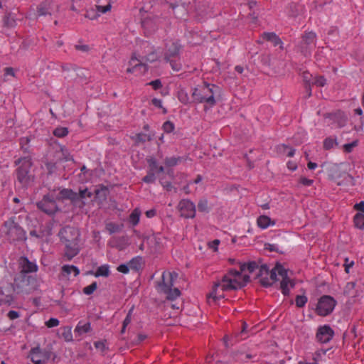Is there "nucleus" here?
Here are the masks:
<instances>
[{
  "label": "nucleus",
  "mask_w": 364,
  "mask_h": 364,
  "mask_svg": "<svg viewBox=\"0 0 364 364\" xmlns=\"http://www.w3.org/2000/svg\"><path fill=\"white\" fill-rule=\"evenodd\" d=\"M58 235L60 242L65 245V256L68 260H71L80 251L79 245L80 232L79 229L70 225H66L60 230Z\"/></svg>",
  "instance_id": "1"
},
{
  "label": "nucleus",
  "mask_w": 364,
  "mask_h": 364,
  "mask_svg": "<svg viewBox=\"0 0 364 364\" xmlns=\"http://www.w3.org/2000/svg\"><path fill=\"white\" fill-rule=\"evenodd\" d=\"M221 89L219 86L204 82L193 89V102L199 104L204 103V109L214 107L217 104L215 97L220 95Z\"/></svg>",
  "instance_id": "2"
},
{
  "label": "nucleus",
  "mask_w": 364,
  "mask_h": 364,
  "mask_svg": "<svg viewBox=\"0 0 364 364\" xmlns=\"http://www.w3.org/2000/svg\"><path fill=\"white\" fill-rule=\"evenodd\" d=\"M16 168L14 171L16 181L23 188L31 186L35 180V175L31 171L33 162L31 156H21L14 162Z\"/></svg>",
  "instance_id": "3"
},
{
  "label": "nucleus",
  "mask_w": 364,
  "mask_h": 364,
  "mask_svg": "<svg viewBox=\"0 0 364 364\" xmlns=\"http://www.w3.org/2000/svg\"><path fill=\"white\" fill-rule=\"evenodd\" d=\"M59 194L62 200H69L73 206L79 209H83L88 200L93 201V192L86 187H80L78 192L70 188H63Z\"/></svg>",
  "instance_id": "4"
},
{
  "label": "nucleus",
  "mask_w": 364,
  "mask_h": 364,
  "mask_svg": "<svg viewBox=\"0 0 364 364\" xmlns=\"http://www.w3.org/2000/svg\"><path fill=\"white\" fill-rule=\"evenodd\" d=\"M37 286V278L31 274L18 272L14 279L13 288L18 294H29Z\"/></svg>",
  "instance_id": "5"
},
{
  "label": "nucleus",
  "mask_w": 364,
  "mask_h": 364,
  "mask_svg": "<svg viewBox=\"0 0 364 364\" xmlns=\"http://www.w3.org/2000/svg\"><path fill=\"white\" fill-rule=\"evenodd\" d=\"M316 34L314 31H305L301 37V40L296 45L297 52L304 57H309L316 47Z\"/></svg>",
  "instance_id": "6"
},
{
  "label": "nucleus",
  "mask_w": 364,
  "mask_h": 364,
  "mask_svg": "<svg viewBox=\"0 0 364 364\" xmlns=\"http://www.w3.org/2000/svg\"><path fill=\"white\" fill-rule=\"evenodd\" d=\"M4 225L6 229V234L10 240L18 242L26 240V231L15 221V218H11L5 221Z\"/></svg>",
  "instance_id": "7"
},
{
  "label": "nucleus",
  "mask_w": 364,
  "mask_h": 364,
  "mask_svg": "<svg viewBox=\"0 0 364 364\" xmlns=\"http://www.w3.org/2000/svg\"><path fill=\"white\" fill-rule=\"evenodd\" d=\"M336 304L337 301L333 296L323 295L318 301L315 311L321 316H328L333 312Z\"/></svg>",
  "instance_id": "8"
},
{
  "label": "nucleus",
  "mask_w": 364,
  "mask_h": 364,
  "mask_svg": "<svg viewBox=\"0 0 364 364\" xmlns=\"http://www.w3.org/2000/svg\"><path fill=\"white\" fill-rule=\"evenodd\" d=\"M53 352L50 348H41L37 346L31 349L28 357L33 364H46L51 358Z\"/></svg>",
  "instance_id": "9"
},
{
  "label": "nucleus",
  "mask_w": 364,
  "mask_h": 364,
  "mask_svg": "<svg viewBox=\"0 0 364 364\" xmlns=\"http://www.w3.org/2000/svg\"><path fill=\"white\" fill-rule=\"evenodd\" d=\"M36 205L38 209L48 215H53L58 210L54 197L49 194L45 195Z\"/></svg>",
  "instance_id": "10"
},
{
  "label": "nucleus",
  "mask_w": 364,
  "mask_h": 364,
  "mask_svg": "<svg viewBox=\"0 0 364 364\" xmlns=\"http://www.w3.org/2000/svg\"><path fill=\"white\" fill-rule=\"evenodd\" d=\"M182 46L179 41H170L165 43L164 60L168 62L170 58H177L180 56Z\"/></svg>",
  "instance_id": "11"
},
{
  "label": "nucleus",
  "mask_w": 364,
  "mask_h": 364,
  "mask_svg": "<svg viewBox=\"0 0 364 364\" xmlns=\"http://www.w3.org/2000/svg\"><path fill=\"white\" fill-rule=\"evenodd\" d=\"M181 216L185 218H193L196 216V205L189 199H182L178 205Z\"/></svg>",
  "instance_id": "12"
},
{
  "label": "nucleus",
  "mask_w": 364,
  "mask_h": 364,
  "mask_svg": "<svg viewBox=\"0 0 364 364\" xmlns=\"http://www.w3.org/2000/svg\"><path fill=\"white\" fill-rule=\"evenodd\" d=\"M19 272L32 274L38 270V266L35 261H31L26 256H21L18 259Z\"/></svg>",
  "instance_id": "13"
},
{
  "label": "nucleus",
  "mask_w": 364,
  "mask_h": 364,
  "mask_svg": "<svg viewBox=\"0 0 364 364\" xmlns=\"http://www.w3.org/2000/svg\"><path fill=\"white\" fill-rule=\"evenodd\" d=\"M334 331L329 325L319 326L317 329L316 338L321 343H327L332 340Z\"/></svg>",
  "instance_id": "14"
},
{
  "label": "nucleus",
  "mask_w": 364,
  "mask_h": 364,
  "mask_svg": "<svg viewBox=\"0 0 364 364\" xmlns=\"http://www.w3.org/2000/svg\"><path fill=\"white\" fill-rule=\"evenodd\" d=\"M269 273V267L264 264L259 267V272L256 275L257 278H259V283L264 287H269L272 285V282H270L268 278Z\"/></svg>",
  "instance_id": "15"
},
{
  "label": "nucleus",
  "mask_w": 364,
  "mask_h": 364,
  "mask_svg": "<svg viewBox=\"0 0 364 364\" xmlns=\"http://www.w3.org/2000/svg\"><path fill=\"white\" fill-rule=\"evenodd\" d=\"M193 7L196 14L201 18L208 14L209 9L207 0H195L193 1Z\"/></svg>",
  "instance_id": "16"
},
{
  "label": "nucleus",
  "mask_w": 364,
  "mask_h": 364,
  "mask_svg": "<svg viewBox=\"0 0 364 364\" xmlns=\"http://www.w3.org/2000/svg\"><path fill=\"white\" fill-rule=\"evenodd\" d=\"M93 192L92 198L93 200H100V203L107 200V196L109 194V190L107 186L104 185H100L99 188L95 189Z\"/></svg>",
  "instance_id": "17"
},
{
  "label": "nucleus",
  "mask_w": 364,
  "mask_h": 364,
  "mask_svg": "<svg viewBox=\"0 0 364 364\" xmlns=\"http://www.w3.org/2000/svg\"><path fill=\"white\" fill-rule=\"evenodd\" d=\"M261 37L263 40L270 41L272 43L274 46H279V48L282 50L283 48V43L281 40V38L274 32H264Z\"/></svg>",
  "instance_id": "18"
},
{
  "label": "nucleus",
  "mask_w": 364,
  "mask_h": 364,
  "mask_svg": "<svg viewBox=\"0 0 364 364\" xmlns=\"http://www.w3.org/2000/svg\"><path fill=\"white\" fill-rule=\"evenodd\" d=\"M217 282H220V287L223 292L230 290H233L232 288L228 287V286H233L235 287L236 279H232L230 277L228 274L223 275L220 281H218Z\"/></svg>",
  "instance_id": "19"
},
{
  "label": "nucleus",
  "mask_w": 364,
  "mask_h": 364,
  "mask_svg": "<svg viewBox=\"0 0 364 364\" xmlns=\"http://www.w3.org/2000/svg\"><path fill=\"white\" fill-rule=\"evenodd\" d=\"M164 273L162 274L161 281L158 283V290L166 294L168 291H170V289L173 286V274L170 273V280L168 282H165Z\"/></svg>",
  "instance_id": "20"
},
{
  "label": "nucleus",
  "mask_w": 364,
  "mask_h": 364,
  "mask_svg": "<svg viewBox=\"0 0 364 364\" xmlns=\"http://www.w3.org/2000/svg\"><path fill=\"white\" fill-rule=\"evenodd\" d=\"M3 26L7 28H13L16 26L15 15L11 12L6 13L3 16Z\"/></svg>",
  "instance_id": "21"
},
{
  "label": "nucleus",
  "mask_w": 364,
  "mask_h": 364,
  "mask_svg": "<svg viewBox=\"0 0 364 364\" xmlns=\"http://www.w3.org/2000/svg\"><path fill=\"white\" fill-rule=\"evenodd\" d=\"M51 11L50 1L48 0L41 2L37 8V12L39 16L50 15Z\"/></svg>",
  "instance_id": "22"
},
{
  "label": "nucleus",
  "mask_w": 364,
  "mask_h": 364,
  "mask_svg": "<svg viewBox=\"0 0 364 364\" xmlns=\"http://www.w3.org/2000/svg\"><path fill=\"white\" fill-rule=\"evenodd\" d=\"M71 273L77 277L80 274V269L75 265L65 264L62 267L61 274L63 277H68Z\"/></svg>",
  "instance_id": "23"
},
{
  "label": "nucleus",
  "mask_w": 364,
  "mask_h": 364,
  "mask_svg": "<svg viewBox=\"0 0 364 364\" xmlns=\"http://www.w3.org/2000/svg\"><path fill=\"white\" fill-rule=\"evenodd\" d=\"M257 223L260 228L266 229L270 225H274L275 224V222L272 221L269 216L260 215L257 218Z\"/></svg>",
  "instance_id": "24"
},
{
  "label": "nucleus",
  "mask_w": 364,
  "mask_h": 364,
  "mask_svg": "<svg viewBox=\"0 0 364 364\" xmlns=\"http://www.w3.org/2000/svg\"><path fill=\"white\" fill-rule=\"evenodd\" d=\"M91 330V324L90 322L83 323L82 321H80L75 328V333L80 336L82 333L90 332Z\"/></svg>",
  "instance_id": "25"
},
{
  "label": "nucleus",
  "mask_w": 364,
  "mask_h": 364,
  "mask_svg": "<svg viewBox=\"0 0 364 364\" xmlns=\"http://www.w3.org/2000/svg\"><path fill=\"white\" fill-rule=\"evenodd\" d=\"M142 257L139 256L134 257L129 262L130 269L135 272L141 270L142 269Z\"/></svg>",
  "instance_id": "26"
},
{
  "label": "nucleus",
  "mask_w": 364,
  "mask_h": 364,
  "mask_svg": "<svg viewBox=\"0 0 364 364\" xmlns=\"http://www.w3.org/2000/svg\"><path fill=\"white\" fill-rule=\"evenodd\" d=\"M289 284L292 288L294 287V283L290 279V278H284V279H282L280 282V289L284 296L289 295L290 291L288 288V285Z\"/></svg>",
  "instance_id": "27"
},
{
  "label": "nucleus",
  "mask_w": 364,
  "mask_h": 364,
  "mask_svg": "<svg viewBox=\"0 0 364 364\" xmlns=\"http://www.w3.org/2000/svg\"><path fill=\"white\" fill-rule=\"evenodd\" d=\"M89 274H93L92 271L89 272ZM109 265L104 264L100 267H99L96 272L94 273L95 277H107L109 275Z\"/></svg>",
  "instance_id": "28"
},
{
  "label": "nucleus",
  "mask_w": 364,
  "mask_h": 364,
  "mask_svg": "<svg viewBox=\"0 0 364 364\" xmlns=\"http://www.w3.org/2000/svg\"><path fill=\"white\" fill-rule=\"evenodd\" d=\"M220 286V282H215L211 292L208 294V298H212L215 301L223 299L224 294L218 295V289Z\"/></svg>",
  "instance_id": "29"
},
{
  "label": "nucleus",
  "mask_w": 364,
  "mask_h": 364,
  "mask_svg": "<svg viewBox=\"0 0 364 364\" xmlns=\"http://www.w3.org/2000/svg\"><path fill=\"white\" fill-rule=\"evenodd\" d=\"M140 67L143 68V70L141 72V74H144V73H146L149 70V66L146 63H142L141 60H139V63L135 64L132 68H128L127 69V73H135L137 71V68H140Z\"/></svg>",
  "instance_id": "30"
},
{
  "label": "nucleus",
  "mask_w": 364,
  "mask_h": 364,
  "mask_svg": "<svg viewBox=\"0 0 364 364\" xmlns=\"http://www.w3.org/2000/svg\"><path fill=\"white\" fill-rule=\"evenodd\" d=\"M141 215V210L139 208H135L129 215V222L133 226H136L139 222Z\"/></svg>",
  "instance_id": "31"
},
{
  "label": "nucleus",
  "mask_w": 364,
  "mask_h": 364,
  "mask_svg": "<svg viewBox=\"0 0 364 364\" xmlns=\"http://www.w3.org/2000/svg\"><path fill=\"white\" fill-rule=\"evenodd\" d=\"M198 210L201 213H209L210 207L208 205V201L206 198H203L199 200L198 203Z\"/></svg>",
  "instance_id": "32"
},
{
  "label": "nucleus",
  "mask_w": 364,
  "mask_h": 364,
  "mask_svg": "<svg viewBox=\"0 0 364 364\" xmlns=\"http://www.w3.org/2000/svg\"><path fill=\"white\" fill-rule=\"evenodd\" d=\"M355 227L359 229H364V214L357 213L353 218Z\"/></svg>",
  "instance_id": "33"
},
{
  "label": "nucleus",
  "mask_w": 364,
  "mask_h": 364,
  "mask_svg": "<svg viewBox=\"0 0 364 364\" xmlns=\"http://www.w3.org/2000/svg\"><path fill=\"white\" fill-rule=\"evenodd\" d=\"M250 281V277L247 274H245L243 277H242V281L241 282H239L236 279V282H235V287H233V286H228V287H230V288H232V289L234 290H237V289H242V287H244L245 286H246V284Z\"/></svg>",
  "instance_id": "34"
},
{
  "label": "nucleus",
  "mask_w": 364,
  "mask_h": 364,
  "mask_svg": "<svg viewBox=\"0 0 364 364\" xmlns=\"http://www.w3.org/2000/svg\"><path fill=\"white\" fill-rule=\"evenodd\" d=\"M338 142L336 140V137H327L323 140V146L325 150H330L332 149L334 146H337Z\"/></svg>",
  "instance_id": "35"
},
{
  "label": "nucleus",
  "mask_w": 364,
  "mask_h": 364,
  "mask_svg": "<svg viewBox=\"0 0 364 364\" xmlns=\"http://www.w3.org/2000/svg\"><path fill=\"white\" fill-rule=\"evenodd\" d=\"M133 139L135 140L136 143H144L146 141H150L152 140V137L150 134L146 133H138L135 135Z\"/></svg>",
  "instance_id": "36"
},
{
  "label": "nucleus",
  "mask_w": 364,
  "mask_h": 364,
  "mask_svg": "<svg viewBox=\"0 0 364 364\" xmlns=\"http://www.w3.org/2000/svg\"><path fill=\"white\" fill-rule=\"evenodd\" d=\"M183 160V157H166L164 160V164L168 167H173L176 166L179 162H181Z\"/></svg>",
  "instance_id": "37"
},
{
  "label": "nucleus",
  "mask_w": 364,
  "mask_h": 364,
  "mask_svg": "<svg viewBox=\"0 0 364 364\" xmlns=\"http://www.w3.org/2000/svg\"><path fill=\"white\" fill-rule=\"evenodd\" d=\"M177 97L178 100L183 105H188L190 103V98L188 92L184 89H180L178 91Z\"/></svg>",
  "instance_id": "38"
},
{
  "label": "nucleus",
  "mask_w": 364,
  "mask_h": 364,
  "mask_svg": "<svg viewBox=\"0 0 364 364\" xmlns=\"http://www.w3.org/2000/svg\"><path fill=\"white\" fill-rule=\"evenodd\" d=\"M53 133L54 136L62 138L67 136L69 133V131L67 127H58L53 130Z\"/></svg>",
  "instance_id": "39"
},
{
  "label": "nucleus",
  "mask_w": 364,
  "mask_h": 364,
  "mask_svg": "<svg viewBox=\"0 0 364 364\" xmlns=\"http://www.w3.org/2000/svg\"><path fill=\"white\" fill-rule=\"evenodd\" d=\"M146 161L149 165V171H148L155 173V171H156V169L159 166L156 159L154 157L150 156V157L146 158Z\"/></svg>",
  "instance_id": "40"
},
{
  "label": "nucleus",
  "mask_w": 364,
  "mask_h": 364,
  "mask_svg": "<svg viewBox=\"0 0 364 364\" xmlns=\"http://www.w3.org/2000/svg\"><path fill=\"white\" fill-rule=\"evenodd\" d=\"M178 58H179V57ZM167 63H169L171 68L174 71L178 72L182 69V64L180 62L179 59L177 60L176 58H170V60H168Z\"/></svg>",
  "instance_id": "41"
},
{
  "label": "nucleus",
  "mask_w": 364,
  "mask_h": 364,
  "mask_svg": "<svg viewBox=\"0 0 364 364\" xmlns=\"http://www.w3.org/2000/svg\"><path fill=\"white\" fill-rule=\"evenodd\" d=\"M308 301V298L306 295H297L295 299L296 306L299 308L304 307Z\"/></svg>",
  "instance_id": "42"
},
{
  "label": "nucleus",
  "mask_w": 364,
  "mask_h": 364,
  "mask_svg": "<svg viewBox=\"0 0 364 364\" xmlns=\"http://www.w3.org/2000/svg\"><path fill=\"white\" fill-rule=\"evenodd\" d=\"M181 294V291L180 290L178 289V288H175L173 289H172L171 288L170 289V291H168L166 293V299L168 300H174L176 299L177 297H178Z\"/></svg>",
  "instance_id": "43"
},
{
  "label": "nucleus",
  "mask_w": 364,
  "mask_h": 364,
  "mask_svg": "<svg viewBox=\"0 0 364 364\" xmlns=\"http://www.w3.org/2000/svg\"><path fill=\"white\" fill-rule=\"evenodd\" d=\"M29 142L30 139L28 137H22L20 139L21 149L24 153H29Z\"/></svg>",
  "instance_id": "44"
},
{
  "label": "nucleus",
  "mask_w": 364,
  "mask_h": 364,
  "mask_svg": "<svg viewBox=\"0 0 364 364\" xmlns=\"http://www.w3.org/2000/svg\"><path fill=\"white\" fill-rule=\"evenodd\" d=\"M97 289V282H93L91 284L83 288L82 291L86 295H91Z\"/></svg>",
  "instance_id": "45"
},
{
  "label": "nucleus",
  "mask_w": 364,
  "mask_h": 364,
  "mask_svg": "<svg viewBox=\"0 0 364 364\" xmlns=\"http://www.w3.org/2000/svg\"><path fill=\"white\" fill-rule=\"evenodd\" d=\"M276 269L277 271L278 275L282 277V279H284V278H289L288 277L287 270L281 264L277 263L276 264Z\"/></svg>",
  "instance_id": "46"
},
{
  "label": "nucleus",
  "mask_w": 364,
  "mask_h": 364,
  "mask_svg": "<svg viewBox=\"0 0 364 364\" xmlns=\"http://www.w3.org/2000/svg\"><path fill=\"white\" fill-rule=\"evenodd\" d=\"M47 173L51 175L57 171V164L53 161H48L45 164Z\"/></svg>",
  "instance_id": "47"
},
{
  "label": "nucleus",
  "mask_w": 364,
  "mask_h": 364,
  "mask_svg": "<svg viewBox=\"0 0 364 364\" xmlns=\"http://www.w3.org/2000/svg\"><path fill=\"white\" fill-rule=\"evenodd\" d=\"M106 229L110 234H113L121 230V227L114 223H109L106 225Z\"/></svg>",
  "instance_id": "48"
},
{
  "label": "nucleus",
  "mask_w": 364,
  "mask_h": 364,
  "mask_svg": "<svg viewBox=\"0 0 364 364\" xmlns=\"http://www.w3.org/2000/svg\"><path fill=\"white\" fill-rule=\"evenodd\" d=\"M62 337L65 339V341H73V335L70 327L66 326L63 328L62 332Z\"/></svg>",
  "instance_id": "49"
},
{
  "label": "nucleus",
  "mask_w": 364,
  "mask_h": 364,
  "mask_svg": "<svg viewBox=\"0 0 364 364\" xmlns=\"http://www.w3.org/2000/svg\"><path fill=\"white\" fill-rule=\"evenodd\" d=\"M158 59V55L156 52V50L151 51L147 55L142 57V60L149 62V63H154Z\"/></svg>",
  "instance_id": "50"
},
{
  "label": "nucleus",
  "mask_w": 364,
  "mask_h": 364,
  "mask_svg": "<svg viewBox=\"0 0 364 364\" xmlns=\"http://www.w3.org/2000/svg\"><path fill=\"white\" fill-rule=\"evenodd\" d=\"M85 16V18H87L90 20H95V19H97L100 16V14L97 11V9H90L87 11Z\"/></svg>",
  "instance_id": "51"
},
{
  "label": "nucleus",
  "mask_w": 364,
  "mask_h": 364,
  "mask_svg": "<svg viewBox=\"0 0 364 364\" xmlns=\"http://www.w3.org/2000/svg\"><path fill=\"white\" fill-rule=\"evenodd\" d=\"M264 249L267 250L270 252H276L280 255L284 254V252L279 250L277 245L274 244H270V243H265L264 244Z\"/></svg>",
  "instance_id": "52"
},
{
  "label": "nucleus",
  "mask_w": 364,
  "mask_h": 364,
  "mask_svg": "<svg viewBox=\"0 0 364 364\" xmlns=\"http://www.w3.org/2000/svg\"><path fill=\"white\" fill-rule=\"evenodd\" d=\"M163 130L166 133H171L175 129L174 124L171 121H166L163 124Z\"/></svg>",
  "instance_id": "53"
},
{
  "label": "nucleus",
  "mask_w": 364,
  "mask_h": 364,
  "mask_svg": "<svg viewBox=\"0 0 364 364\" xmlns=\"http://www.w3.org/2000/svg\"><path fill=\"white\" fill-rule=\"evenodd\" d=\"M156 179L155 173L148 171L147 174L142 178V181L146 183H153Z\"/></svg>",
  "instance_id": "54"
},
{
  "label": "nucleus",
  "mask_w": 364,
  "mask_h": 364,
  "mask_svg": "<svg viewBox=\"0 0 364 364\" xmlns=\"http://www.w3.org/2000/svg\"><path fill=\"white\" fill-rule=\"evenodd\" d=\"M260 62L263 65L270 66L271 57L269 53H263L259 56Z\"/></svg>",
  "instance_id": "55"
},
{
  "label": "nucleus",
  "mask_w": 364,
  "mask_h": 364,
  "mask_svg": "<svg viewBox=\"0 0 364 364\" xmlns=\"http://www.w3.org/2000/svg\"><path fill=\"white\" fill-rule=\"evenodd\" d=\"M282 148H283V153L285 154L287 156H289V157L294 156L295 151H296L295 149L291 148L285 144L282 145Z\"/></svg>",
  "instance_id": "56"
},
{
  "label": "nucleus",
  "mask_w": 364,
  "mask_h": 364,
  "mask_svg": "<svg viewBox=\"0 0 364 364\" xmlns=\"http://www.w3.org/2000/svg\"><path fill=\"white\" fill-rule=\"evenodd\" d=\"M105 343L106 340L98 341L94 343V346L96 348L100 349L102 352H105L108 349V348L106 346Z\"/></svg>",
  "instance_id": "57"
},
{
  "label": "nucleus",
  "mask_w": 364,
  "mask_h": 364,
  "mask_svg": "<svg viewBox=\"0 0 364 364\" xmlns=\"http://www.w3.org/2000/svg\"><path fill=\"white\" fill-rule=\"evenodd\" d=\"M358 145V141H353L351 143L346 144L343 145V149L346 153H350L353 149Z\"/></svg>",
  "instance_id": "58"
},
{
  "label": "nucleus",
  "mask_w": 364,
  "mask_h": 364,
  "mask_svg": "<svg viewBox=\"0 0 364 364\" xmlns=\"http://www.w3.org/2000/svg\"><path fill=\"white\" fill-rule=\"evenodd\" d=\"M112 8L111 3L109 2L106 6H100V5H96V9L98 11V13L105 14L107 11H110Z\"/></svg>",
  "instance_id": "59"
},
{
  "label": "nucleus",
  "mask_w": 364,
  "mask_h": 364,
  "mask_svg": "<svg viewBox=\"0 0 364 364\" xmlns=\"http://www.w3.org/2000/svg\"><path fill=\"white\" fill-rule=\"evenodd\" d=\"M148 85H151L154 90H157L162 87V82L160 79L152 80L147 83Z\"/></svg>",
  "instance_id": "60"
},
{
  "label": "nucleus",
  "mask_w": 364,
  "mask_h": 364,
  "mask_svg": "<svg viewBox=\"0 0 364 364\" xmlns=\"http://www.w3.org/2000/svg\"><path fill=\"white\" fill-rule=\"evenodd\" d=\"M259 268V266L258 264H257L256 262L255 261H252V262H249L247 264V270L250 272V273H252L253 272H255V269H258Z\"/></svg>",
  "instance_id": "61"
},
{
  "label": "nucleus",
  "mask_w": 364,
  "mask_h": 364,
  "mask_svg": "<svg viewBox=\"0 0 364 364\" xmlns=\"http://www.w3.org/2000/svg\"><path fill=\"white\" fill-rule=\"evenodd\" d=\"M46 325L48 328L55 327L59 325V321L55 318H50L46 322Z\"/></svg>",
  "instance_id": "62"
},
{
  "label": "nucleus",
  "mask_w": 364,
  "mask_h": 364,
  "mask_svg": "<svg viewBox=\"0 0 364 364\" xmlns=\"http://www.w3.org/2000/svg\"><path fill=\"white\" fill-rule=\"evenodd\" d=\"M355 286H356V283L355 282H348L345 287V290H344L345 294H350L351 291L355 289Z\"/></svg>",
  "instance_id": "63"
},
{
  "label": "nucleus",
  "mask_w": 364,
  "mask_h": 364,
  "mask_svg": "<svg viewBox=\"0 0 364 364\" xmlns=\"http://www.w3.org/2000/svg\"><path fill=\"white\" fill-rule=\"evenodd\" d=\"M129 265L127 264H121L117 268L118 272L123 274H127L129 272Z\"/></svg>",
  "instance_id": "64"
}]
</instances>
